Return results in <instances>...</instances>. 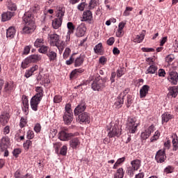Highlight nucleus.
I'll return each instance as SVG.
<instances>
[{"label":"nucleus","mask_w":178,"mask_h":178,"mask_svg":"<svg viewBox=\"0 0 178 178\" xmlns=\"http://www.w3.org/2000/svg\"><path fill=\"white\" fill-rule=\"evenodd\" d=\"M22 19L25 24L24 27L22 29V33L31 34V33H34V30H35V23L34 20H33V15L31 13H25Z\"/></svg>","instance_id":"1"},{"label":"nucleus","mask_w":178,"mask_h":178,"mask_svg":"<svg viewBox=\"0 0 178 178\" xmlns=\"http://www.w3.org/2000/svg\"><path fill=\"white\" fill-rule=\"evenodd\" d=\"M48 40L51 47H56L59 51L63 50L65 47V42L60 40L59 35L58 34H49Z\"/></svg>","instance_id":"2"},{"label":"nucleus","mask_w":178,"mask_h":178,"mask_svg":"<svg viewBox=\"0 0 178 178\" xmlns=\"http://www.w3.org/2000/svg\"><path fill=\"white\" fill-rule=\"evenodd\" d=\"M107 130L108 131V136L110 138H113V137H120L122 134V129H120L118 124L111 122L107 126Z\"/></svg>","instance_id":"3"},{"label":"nucleus","mask_w":178,"mask_h":178,"mask_svg":"<svg viewBox=\"0 0 178 178\" xmlns=\"http://www.w3.org/2000/svg\"><path fill=\"white\" fill-rule=\"evenodd\" d=\"M106 87V78L99 76L91 83V88L93 91H102Z\"/></svg>","instance_id":"4"},{"label":"nucleus","mask_w":178,"mask_h":178,"mask_svg":"<svg viewBox=\"0 0 178 178\" xmlns=\"http://www.w3.org/2000/svg\"><path fill=\"white\" fill-rule=\"evenodd\" d=\"M136 122H137V119H136V118H130L128 119L127 129L131 134H134V133L137 131L138 124L136 123Z\"/></svg>","instance_id":"5"},{"label":"nucleus","mask_w":178,"mask_h":178,"mask_svg":"<svg viewBox=\"0 0 178 178\" xmlns=\"http://www.w3.org/2000/svg\"><path fill=\"white\" fill-rule=\"evenodd\" d=\"M58 138L60 141H69L71 137H74L76 134L67 133L65 131H61L58 133Z\"/></svg>","instance_id":"6"},{"label":"nucleus","mask_w":178,"mask_h":178,"mask_svg":"<svg viewBox=\"0 0 178 178\" xmlns=\"http://www.w3.org/2000/svg\"><path fill=\"white\" fill-rule=\"evenodd\" d=\"M155 159L158 163H163L166 159V152L165 149H160L156 152Z\"/></svg>","instance_id":"7"},{"label":"nucleus","mask_w":178,"mask_h":178,"mask_svg":"<svg viewBox=\"0 0 178 178\" xmlns=\"http://www.w3.org/2000/svg\"><path fill=\"white\" fill-rule=\"evenodd\" d=\"M154 131H155V126H154V124H152L148 127L147 129H146L144 132L141 133V140H147V138H149V136H151V134L154 133Z\"/></svg>","instance_id":"8"},{"label":"nucleus","mask_w":178,"mask_h":178,"mask_svg":"<svg viewBox=\"0 0 178 178\" xmlns=\"http://www.w3.org/2000/svg\"><path fill=\"white\" fill-rule=\"evenodd\" d=\"M87 108L86 106V103L84 102H81L74 110V113L75 116H79V115H81V113H84V111Z\"/></svg>","instance_id":"9"},{"label":"nucleus","mask_w":178,"mask_h":178,"mask_svg":"<svg viewBox=\"0 0 178 178\" xmlns=\"http://www.w3.org/2000/svg\"><path fill=\"white\" fill-rule=\"evenodd\" d=\"M168 81L170 82V83L172 86H176L178 82V74L177 72L172 71L169 73V76L168 77Z\"/></svg>","instance_id":"10"},{"label":"nucleus","mask_w":178,"mask_h":178,"mask_svg":"<svg viewBox=\"0 0 178 178\" xmlns=\"http://www.w3.org/2000/svg\"><path fill=\"white\" fill-rule=\"evenodd\" d=\"M78 116L80 123L89 124L91 120V118H90V114H88V113L87 112H84L81 114H79Z\"/></svg>","instance_id":"11"},{"label":"nucleus","mask_w":178,"mask_h":178,"mask_svg":"<svg viewBox=\"0 0 178 178\" xmlns=\"http://www.w3.org/2000/svg\"><path fill=\"white\" fill-rule=\"evenodd\" d=\"M9 119H10V115L8 113H3L0 115V124L1 126H6L8 122H9Z\"/></svg>","instance_id":"12"},{"label":"nucleus","mask_w":178,"mask_h":178,"mask_svg":"<svg viewBox=\"0 0 178 178\" xmlns=\"http://www.w3.org/2000/svg\"><path fill=\"white\" fill-rule=\"evenodd\" d=\"M35 90L36 91V94L32 98L40 99L41 101L42 97H44V88L41 86H36Z\"/></svg>","instance_id":"13"},{"label":"nucleus","mask_w":178,"mask_h":178,"mask_svg":"<svg viewBox=\"0 0 178 178\" xmlns=\"http://www.w3.org/2000/svg\"><path fill=\"white\" fill-rule=\"evenodd\" d=\"M37 81H40V84H41V86H45V84H49L51 83L48 75H39L37 77Z\"/></svg>","instance_id":"14"},{"label":"nucleus","mask_w":178,"mask_h":178,"mask_svg":"<svg viewBox=\"0 0 178 178\" xmlns=\"http://www.w3.org/2000/svg\"><path fill=\"white\" fill-rule=\"evenodd\" d=\"M83 22H88L91 24V23H92V13H91L90 10L84 11L83 13Z\"/></svg>","instance_id":"15"},{"label":"nucleus","mask_w":178,"mask_h":178,"mask_svg":"<svg viewBox=\"0 0 178 178\" xmlns=\"http://www.w3.org/2000/svg\"><path fill=\"white\" fill-rule=\"evenodd\" d=\"M40 102H41V100H40L39 99H35L34 97H32L30 102L31 108L32 111L37 112L38 111V105H40Z\"/></svg>","instance_id":"16"},{"label":"nucleus","mask_w":178,"mask_h":178,"mask_svg":"<svg viewBox=\"0 0 178 178\" xmlns=\"http://www.w3.org/2000/svg\"><path fill=\"white\" fill-rule=\"evenodd\" d=\"M15 16V12L7 11L1 15V21L8 22Z\"/></svg>","instance_id":"17"},{"label":"nucleus","mask_w":178,"mask_h":178,"mask_svg":"<svg viewBox=\"0 0 178 178\" xmlns=\"http://www.w3.org/2000/svg\"><path fill=\"white\" fill-rule=\"evenodd\" d=\"M10 141L9 138L8 137H3L1 138V142L0 143V148L1 149H8V147H9Z\"/></svg>","instance_id":"18"},{"label":"nucleus","mask_w":178,"mask_h":178,"mask_svg":"<svg viewBox=\"0 0 178 178\" xmlns=\"http://www.w3.org/2000/svg\"><path fill=\"white\" fill-rule=\"evenodd\" d=\"M169 92L168 94V97H172V98H176L178 94V86H172L168 88Z\"/></svg>","instance_id":"19"},{"label":"nucleus","mask_w":178,"mask_h":178,"mask_svg":"<svg viewBox=\"0 0 178 178\" xmlns=\"http://www.w3.org/2000/svg\"><path fill=\"white\" fill-rule=\"evenodd\" d=\"M149 91V86L144 85L140 90V98H145V97H147V94H148Z\"/></svg>","instance_id":"20"},{"label":"nucleus","mask_w":178,"mask_h":178,"mask_svg":"<svg viewBox=\"0 0 178 178\" xmlns=\"http://www.w3.org/2000/svg\"><path fill=\"white\" fill-rule=\"evenodd\" d=\"M63 120L65 124H70L73 122V113H64Z\"/></svg>","instance_id":"21"},{"label":"nucleus","mask_w":178,"mask_h":178,"mask_svg":"<svg viewBox=\"0 0 178 178\" xmlns=\"http://www.w3.org/2000/svg\"><path fill=\"white\" fill-rule=\"evenodd\" d=\"M62 22H63V18H55L52 21L53 28L55 29L56 30H58V29H59V27H60V26H62Z\"/></svg>","instance_id":"22"},{"label":"nucleus","mask_w":178,"mask_h":178,"mask_svg":"<svg viewBox=\"0 0 178 178\" xmlns=\"http://www.w3.org/2000/svg\"><path fill=\"white\" fill-rule=\"evenodd\" d=\"M84 62V56L80 55L78 57L74 58V67H79L83 65Z\"/></svg>","instance_id":"23"},{"label":"nucleus","mask_w":178,"mask_h":178,"mask_svg":"<svg viewBox=\"0 0 178 178\" xmlns=\"http://www.w3.org/2000/svg\"><path fill=\"white\" fill-rule=\"evenodd\" d=\"M70 145L73 149H77V147H79L80 145V140L79 138H74L70 140Z\"/></svg>","instance_id":"24"},{"label":"nucleus","mask_w":178,"mask_h":178,"mask_svg":"<svg viewBox=\"0 0 178 178\" xmlns=\"http://www.w3.org/2000/svg\"><path fill=\"white\" fill-rule=\"evenodd\" d=\"M3 91L7 94L12 92V91H13V83L6 82L4 85Z\"/></svg>","instance_id":"25"},{"label":"nucleus","mask_w":178,"mask_h":178,"mask_svg":"<svg viewBox=\"0 0 178 178\" xmlns=\"http://www.w3.org/2000/svg\"><path fill=\"white\" fill-rule=\"evenodd\" d=\"M15 34H16V29L14 27H9L6 31V37L7 38H10L12 40L15 37Z\"/></svg>","instance_id":"26"},{"label":"nucleus","mask_w":178,"mask_h":178,"mask_svg":"<svg viewBox=\"0 0 178 178\" xmlns=\"http://www.w3.org/2000/svg\"><path fill=\"white\" fill-rule=\"evenodd\" d=\"M144 38H145V31H143L141 33L137 35L135 38H134V42L140 44V42H143Z\"/></svg>","instance_id":"27"},{"label":"nucleus","mask_w":178,"mask_h":178,"mask_svg":"<svg viewBox=\"0 0 178 178\" xmlns=\"http://www.w3.org/2000/svg\"><path fill=\"white\" fill-rule=\"evenodd\" d=\"M46 55L49 58V60L50 62H56V56H57L56 52L51 51L50 49V50H49V51L47 52V54Z\"/></svg>","instance_id":"28"},{"label":"nucleus","mask_w":178,"mask_h":178,"mask_svg":"<svg viewBox=\"0 0 178 178\" xmlns=\"http://www.w3.org/2000/svg\"><path fill=\"white\" fill-rule=\"evenodd\" d=\"M158 71V67L155 65H151L145 71V74H155Z\"/></svg>","instance_id":"29"},{"label":"nucleus","mask_w":178,"mask_h":178,"mask_svg":"<svg viewBox=\"0 0 178 178\" xmlns=\"http://www.w3.org/2000/svg\"><path fill=\"white\" fill-rule=\"evenodd\" d=\"M124 104V99L121 97L120 96H118L116 101L114 104L115 108L118 109L120 108L121 107L123 106V104Z\"/></svg>","instance_id":"30"},{"label":"nucleus","mask_w":178,"mask_h":178,"mask_svg":"<svg viewBox=\"0 0 178 178\" xmlns=\"http://www.w3.org/2000/svg\"><path fill=\"white\" fill-rule=\"evenodd\" d=\"M131 168L135 170H138L141 167V161L138 159L134 160L131 162Z\"/></svg>","instance_id":"31"},{"label":"nucleus","mask_w":178,"mask_h":178,"mask_svg":"<svg viewBox=\"0 0 178 178\" xmlns=\"http://www.w3.org/2000/svg\"><path fill=\"white\" fill-rule=\"evenodd\" d=\"M76 36L83 37L86 34V28L83 25H80L76 29Z\"/></svg>","instance_id":"32"},{"label":"nucleus","mask_w":178,"mask_h":178,"mask_svg":"<svg viewBox=\"0 0 178 178\" xmlns=\"http://www.w3.org/2000/svg\"><path fill=\"white\" fill-rule=\"evenodd\" d=\"M56 16L57 19H63V17L65 16V8L58 7L56 10Z\"/></svg>","instance_id":"33"},{"label":"nucleus","mask_w":178,"mask_h":178,"mask_svg":"<svg viewBox=\"0 0 178 178\" xmlns=\"http://www.w3.org/2000/svg\"><path fill=\"white\" fill-rule=\"evenodd\" d=\"M162 123H168L170 119H173V115L169 114V113H164L162 115Z\"/></svg>","instance_id":"34"},{"label":"nucleus","mask_w":178,"mask_h":178,"mask_svg":"<svg viewBox=\"0 0 178 178\" xmlns=\"http://www.w3.org/2000/svg\"><path fill=\"white\" fill-rule=\"evenodd\" d=\"M31 63H35V62H38V60H41V56L38 54L31 55L28 57Z\"/></svg>","instance_id":"35"},{"label":"nucleus","mask_w":178,"mask_h":178,"mask_svg":"<svg viewBox=\"0 0 178 178\" xmlns=\"http://www.w3.org/2000/svg\"><path fill=\"white\" fill-rule=\"evenodd\" d=\"M95 54H102L104 52V47H102V43L100 42L96 44L94 47Z\"/></svg>","instance_id":"36"},{"label":"nucleus","mask_w":178,"mask_h":178,"mask_svg":"<svg viewBox=\"0 0 178 178\" xmlns=\"http://www.w3.org/2000/svg\"><path fill=\"white\" fill-rule=\"evenodd\" d=\"M124 177V172L122 168H120L117 170V172L114 175V178H123Z\"/></svg>","instance_id":"37"},{"label":"nucleus","mask_w":178,"mask_h":178,"mask_svg":"<svg viewBox=\"0 0 178 178\" xmlns=\"http://www.w3.org/2000/svg\"><path fill=\"white\" fill-rule=\"evenodd\" d=\"M44 38H40L36 39V40L34 42V47L35 48H40V47H42L44 44Z\"/></svg>","instance_id":"38"},{"label":"nucleus","mask_w":178,"mask_h":178,"mask_svg":"<svg viewBox=\"0 0 178 178\" xmlns=\"http://www.w3.org/2000/svg\"><path fill=\"white\" fill-rule=\"evenodd\" d=\"M134 99V98L133 97V95H127V99L125 100V104L127 108H130V106H131Z\"/></svg>","instance_id":"39"},{"label":"nucleus","mask_w":178,"mask_h":178,"mask_svg":"<svg viewBox=\"0 0 178 178\" xmlns=\"http://www.w3.org/2000/svg\"><path fill=\"white\" fill-rule=\"evenodd\" d=\"M7 8L8 10H10L11 12H16V10H17V6L12 1L8 2Z\"/></svg>","instance_id":"40"},{"label":"nucleus","mask_w":178,"mask_h":178,"mask_svg":"<svg viewBox=\"0 0 178 178\" xmlns=\"http://www.w3.org/2000/svg\"><path fill=\"white\" fill-rule=\"evenodd\" d=\"M49 50V47L43 44L42 47H39L38 52H40V54H44V55H47Z\"/></svg>","instance_id":"41"},{"label":"nucleus","mask_w":178,"mask_h":178,"mask_svg":"<svg viewBox=\"0 0 178 178\" xmlns=\"http://www.w3.org/2000/svg\"><path fill=\"white\" fill-rule=\"evenodd\" d=\"M30 63H31V62L29 59V57H27L22 61L21 67H22V69H27V67H29Z\"/></svg>","instance_id":"42"},{"label":"nucleus","mask_w":178,"mask_h":178,"mask_svg":"<svg viewBox=\"0 0 178 178\" xmlns=\"http://www.w3.org/2000/svg\"><path fill=\"white\" fill-rule=\"evenodd\" d=\"M136 170H134V168L129 166L127 168V174L128 175V176H129V177H133V176H134V173H136Z\"/></svg>","instance_id":"43"},{"label":"nucleus","mask_w":178,"mask_h":178,"mask_svg":"<svg viewBox=\"0 0 178 178\" xmlns=\"http://www.w3.org/2000/svg\"><path fill=\"white\" fill-rule=\"evenodd\" d=\"M67 27L68 29L67 33H71L73 34L74 33V25L73 24V22H68L67 24Z\"/></svg>","instance_id":"44"},{"label":"nucleus","mask_w":178,"mask_h":178,"mask_svg":"<svg viewBox=\"0 0 178 178\" xmlns=\"http://www.w3.org/2000/svg\"><path fill=\"white\" fill-rule=\"evenodd\" d=\"M70 52H72V50L69 47L65 48V51L63 53V59L66 60L67 58H69L70 55Z\"/></svg>","instance_id":"45"},{"label":"nucleus","mask_w":178,"mask_h":178,"mask_svg":"<svg viewBox=\"0 0 178 178\" xmlns=\"http://www.w3.org/2000/svg\"><path fill=\"white\" fill-rule=\"evenodd\" d=\"M26 124H27V118L22 117L20 119L19 127H21V129H23V127H24Z\"/></svg>","instance_id":"46"},{"label":"nucleus","mask_w":178,"mask_h":178,"mask_svg":"<svg viewBox=\"0 0 178 178\" xmlns=\"http://www.w3.org/2000/svg\"><path fill=\"white\" fill-rule=\"evenodd\" d=\"M175 168L172 165H168L164 169V173L169 175V173H173Z\"/></svg>","instance_id":"47"},{"label":"nucleus","mask_w":178,"mask_h":178,"mask_svg":"<svg viewBox=\"0 0 178 178\" xmlns=\"http://www.w3.org/2000/svg\"><path fill=\"white\" fill-rule=\"evenodd\" d=\"M133 10V7H126L125 10L123 13V16H130V13Z\"/></svg>","instance_id":"48"},{"label":"nucleus","mask_w":178,"mask_h":178,"mask_svg":"<svg viewBox=\"0 0 178 178\" xmlns=\"http://www.w3.org/2000/svg\"><path fill=\"white\" fill-rule=\"evenodd\" d=\"M60 154L65 156L67 154V146L63 145L60 149Z\"/></svg>","instance_id":"49"},{"label":"nucleus","mask_w":178,"mask_h":178,"mask_svg":"<svg viewBox=\"0 0 178 178\" xmlns=\"http://www.w3.org/2000/svg\"><path fill=\"white\" fill-rule=\"evenodd\" d=\"M74 55H76V54H72L70 57V59L65 61V64L67 65V66H70V65H72V63H74V57H73Z\"/></svg>","instance_id":"50"},{"label":"nucleus","mask_w":178,"mask_h":178,"mask_svg":"<svg viewBox=\"0 0 178 178\" xmlns=\"http://www.w3.org/2000/svg\"><path fill=\"white\" fill-rule=\"evenodd\" d=\"M60 102H62V96L56 95L54 98V104H60Z\"/></svg>","instance_id":"51"},{"label":"nucleus","mask_w":178,"mask_h":178,"mask_svg":"<svg viewBox=\"0 0 178 178\" xmlns=\"http://www.w3.org/2000/svg\"><path fill=\"white\" fill-rule=\"evenodd\" d=\"M174 59H175V56H173L172 54H169L165 57V61L168 63H171V62H173Z\"/></svg>","instance_id":"52"},{"label":"nucleus","mask_w":178,"mask_h":178,"mask_svg":"<svg viewBox=\"0 0 178 178\" xmlns=\"http://www.w3.org/2000/svg\"><path fill=\"white\" fill-rule=\"evenodd\" d=\"M40 10V6L38 4H35L31 8V12H33V13H37Z\"/></svg>","instance_id":"53"},{"label":"nucleus","mask_w":178,"mask_h":178,"mask_svg":"<svg viewBox=\"0 0 178 178\" xmlns=\"http://www.w3.org/2000/svg\"><path fill=\"white\" fill-rule=\"evenodd\" d=\"M32 145L33 142H31L30 140H27L25 143H24V147L26 148V149H29Z\"/></svg>","instance_id":"54"},{"label":"nucleus","mask_w":178,"mask_h":178,"mask_svg":"<svg viewBox=\"0 0 178 178\" xmlns=\"http://www.w3.org/2000/svg\"><path fill=\"white\" fill-rule=\"evenodd\" d=\"M171 138H172V145L173 144H178V136H177V134H173L172 136H171Z\"/></svg>","instance_id":"55"},{"label":"nucleus","mask_w":178,"mask_h":178,"mask_svg":"<svg viewBox=\"0 0 178 178\" xmlns=\"http://www.w3.org/2000/svg\"><path fill=\"white\" fill-rule=\"evenodd\" d=\"M124 74V71H123V68L120 67L117 70V77L120 78Z\"/></svg>","instance_id":"56"},{"label":"nucleus","mask_w":178,"mask_h":178,"mask_svg":"<svg viewBox=\"0 0 178 178\" xmlns=\"http://www.w3.org/2000/svg\"><path fill=\"white\" fill-rule=\"evenodd\" d=\"M22 108H29V99L26 97L22 99Z\"/></svg>","instance_id":"57"},{"label":"nucleus","mask_w":178,"mask_h":178,"mask_svg":"<svg viewBox=\"0 0 178 178\" xmlns=\"http://www.w3.org/2000/svg\"><path fill=\"white\" fill-rule=\"evenodd\" d=\"M97 6V0H91L89 3V9H94Z\"/></svg>","instance_id":"58"},{"label":"nucleus","mask_w":178,"mask_h":178,"mask_svg":"<svg viewBox=\"0 0 178 178\" xmlns=\"http://www.w3.org/2000/svg\"><path fill=\"white\" fill-rule=\"evenodd\" d=\"M86 2H82L81 3H79L77 6V9L78 10H80L81 12H83V10H84V8H86Z\"/></svg>","instance_id":"59"},{"label":"nucleus","mask_w":178,"mask_h":178,"mask_svg":"<svg viewBox=\"0 0 178 178\" xmlns=\"http://www.w3.org/2000/svg\"><path fill=\"white\" fill-rule=\"evenodd\" d=\"M27 138L28 140H33L34 138V131L29 130L27 132Z\"/></svg>","instance_id":"60"},{"label":"nucleus","mask_w":178,"mask_h":178,"mask_svg":"<svg viewBox=\"0 0 178 178\" xmlns=\"http://www.w3.org/2000/svg\"><path fill=\"white\" fill-rule=\"evenodd\" d=\"M65 111H66L65 113H73L72 112V105H70V104H66L65 107Z\"/></svg>","instance_id":"61"},{"label":"nucleus","mask_w":178,"mask_h":178,"mask_svg":"<svg viewBox=\"0 0 178 178\" xmlns=\"http://www.w3.org/2000/svg\"><path fill=\"white\" fill-rule=\"evenodd\" d=\"M22 153V150L20 149H15L13 151V154L14 155V156H15V158H17V156H19V154Z\"/></svg>","instance_id":"62"},{"label":"nucleus","mask_w":178,"mask_h":178,"mask_svg":"<svg viewBox=\"0 0 178 178\" xmlns=\"http://www.w3.org/2000/svg\"><path fill=\"white\" fill-rule=\"evenodd\" d=\"M34 131H35V133H40V131H41V124H40V123H37L35 125Z\"/></svg>","instance_id":"63"},{"label":"nucleus","mask_w":178,"mask_h":178,"mask_svg":"<svg viewBox=\"0 0 178 178\" xmlns=\"http://www.w3.org/2000/svg\"><path fill=\"white\" fill-rule=\"evenodd\" d=\"M33 76V73L32 72L29 70H26L25 72V74H24V77H26V79H29L30 77H31Z\"/></svg>","instance_id":"64"}]
</instances>
